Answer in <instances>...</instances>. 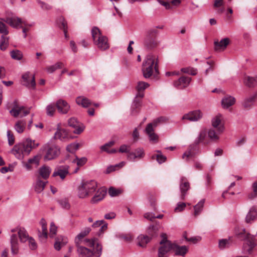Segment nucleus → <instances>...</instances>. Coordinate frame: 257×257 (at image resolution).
I'll list each match as a JSON object with an SVG mask.
<instances>
[{
	"label": "nucleus",
	"instance_id": "29",
	"mask_svg": "<svg viewBox=\"0 0 257 257\" xmlns=\"http://www.w3.org/2000/svg\"><path fill=\"white\" fill-rule=\"evenodd\" d=\"M40 224L42 226V231H39V237L41 240L46 239L48 236L46 222L44 219H42Z\"/></svg>",
	"mask_w": 257,
	"mask_h": 257
},
{
	"label": "nucleus",
	"instance_id": "38",
	"mask_svg": "<svg viewBox=\"0 0 257 257\" xmlns=\"http://www.w3.org/2000/svg\"><path fill=\"white\" fill-rule=\"evenodd\" d=\"M77 104L83 107H87L91 104L90 100L83 96H79L76 99Z\"/></svg>",
	"mask_w": 257,
	"mask_h": 257
},
{
	"label": "nucleus",
	"instance_id": "58",
	"mask_svg": "<svg viewBox=\"0 0 257 257\" xmlns=\"http://www.w3.org/2000/svg\"><path fill=\"white\" fill-rule=\"evenodd\" d=\"M27 240L29 242V247L31 249L34 250L37 248V243L35 242V240L32 237H29L28 236Z\"/></svg>",
	"mask_w": 257,
	"mask_h": 257
},
{
	"label": "nucleus",
	"instance_id": "1",
	"mask_svg": "<svg viewBox=\"0 0 257 257\" xmlns=\"http://www.w3.org/2000/svg\"><path fill=\"white\" fill-rule=\"evenodd\" d=\"M84 242L86 246L93 247V251H91L85 247L76 245L79 257H92L93 255L96 257H100L101 256L102 247L98 243L97 239L95 238L86 239Z\"/></svg>",
	"mask_w": 257,
	"mask_h": 257
},
{
	"label": "nucleus",
	"instance_id": "25",
	"mask_svg": "<svg viewBox=\"0 0 257 257\" xmlns=\"http://www.w3.org/2000/svg\"><path fill=\"white\" fill-rule=\"evenodd\" d=\"M105 194L106 191L104 188H99L97 190L94 196L91 199V202L93 204L97 203V202L102 200L104 198Z\"/></svg>",
	"mask_w": 257,
	"mask_h": 257
},
{
	"label": "nucleus",
	"instance_id": "36",
	"mask_svg": "<svg viewBox=\"0 0 257 257\" xmlns=\"http://www.w3.org/2000/svg\"><path fill=\"white\" fill-rule=\"evenodd\" d=\"M137 239L138 244L142 247H144L146 246V244L149 242L151 238L148 235L140 234L138 237Z\"/></svg>",
	"mask_w": 257,
	"mask_h": 257
},
{
	"label": "nucleus",
	"instance_id": "28",
	"mask_svg": "<svg viewBox=\"0 0 257 257\" xmlns=\"http://www.w3.org/2000/svg\"><path fill=\"white\" fill-rule=\"evenodd\" d=\"M51 172V169L50 167L43 166L39 169V176L38 177H41L44 179L45 181H46V180L49 178Z\"/></svg>",
	"mask_w": 257,
	"mask_h": 257
},
{
	"label": "nucleus",
	"instance_id": "14",
	"mask_svg": "<svg viewBox=\"0 0 257 257\" xmlns=\"http://www.w3.org/2000/svg\"><path fill=\"white\" fill-rule=\"evenodd\" d=\"M69 174V166L67 165L57 166L54 171L52 176H59L63 180Z\"/></svg>",
	"mask_w": 257,
	"mask_h": 257
},
{
	"label": "nucleus",
	"instance_id": "12",
	"mask_svg": "<svg viewBox=\"0 0 257 257\" xmlns=\"http://www.w3.org/2000/svg\"><path fill=\"white\" fill-rule=\"evenodd\" d=\"M54 138L55 139H58L64 142L68 141L73 138L69 135L67 130L60 127L59 124H58L57 129L55 133Z\"/></svg>",
	"mask_w": 257,
	"mask_h": 257
},
{
	"label": "nucleus",
	"instance_id": "26",
	"mask_svg": "<svg viewBox=\"0 0 257 257\" xmlns=\"http://www.w3.org/2000/svg\"><path fill=\"white\" fill-rule=\"evenodd\" d=\"M173 251L176 255L184 256L188 251V248L187 246H180L175 243L174 244Z\"/></svg>",
	"mask_w": 257,
	"mask_h": 257
},
{
	"label": "nucleus",
	"instance_id": "5",
	"mask_svg": "<svg viewBox=\"0 0 257 257\" xmlns=\"http://www.w3.org/2000/svg\"><path fill=\"white\" fill-rule=\"evenodd\" d=\"M91 35L94 45L101 51H104L109 48L108 38L103 35L97 27H94L91 30Z\"/></svg>",
	"mask_w": 257,
	"mask_h": 257
},
{
	"label": "nucleus",
	"instance_id": "20",
	"mask_svg": "<svg viewBox=\"0 0 257 257\" xmlns=\"http://www.w3.org/2000/svg\"><path fill=\"white\" fill-rule=\"evenodd\" d=\"M155 127L154 123L152 122L148 124L145 130V132L148 136L150 141L156 142L158 141V136L154 133Z\"/></svg>",
	"mask_w": 257,
	"mask_h": 257
},
{
	"label": "nucleus",
	"instance_id": "49",
	"mask_svg": "<svg viewBox=\"0 0 257 257\" xmlns=\"http://www.w3.org/2000/svg\"><path fill=\"white\" fill-rule=\"evenodd\" d=\"M87 159L86 157L79 158L77 157L72 161L73 163H76L78 167H81L87 162Z\"/></svg>",
	"mask_w": 257,
	"mask_h": 257
},
{
	"label": "nucleus",
	"instance_id": "39",
	"mask_svg": "<svg viewBox=\"0 0 257 257\" xmlns=\"http://www.w3.org/2000/svg\"><path fill=\"white\" fill-rule=\"evenodd\" d=\"M64 64L61 62H57L55 64L47 67L46 70L49 73H52L56 70L61 68Z\"/></svg>",
	"mask_w": 257,
	"mask_h": 257
},
{
	"label": "nucleus",
	"instance_id": "41",
	"mask_svg": "<svg viewBox=\"0 0 257 257\" xmlns=\"http://www.w3.org/2000/svg\"><path fill=\"white\" fill-rule=\"evenodd\" d=\"M6 35H2L0 42V48L2 50H5L9 45V37Z\"/></svg>",
	"mask_w": 257,
	"mask_h": 257
},
{
	"label": "nucleus",
	"instance_id": "32",
	"mask_svg": "<svg viewBox=\"0 0 257 257\" xmlns=\"http://www.w3.org/2000/svg\"><path fill=\"white\" fill-rule=\"evenodd\" d=\"M229 43V39L225 38L221 40L219 42H215V49L216 50H224Z\"/></svg>",
	"mask_w": 257,
	"mask_h": 257
},
{
	"label": "nucleus",
	"instance_id": "34",
	"mask_svg": "<svg viewBox=\"0 0 257 257\" xmlns=\"http://www.w3.org/2000/svg\"><path fill=\"white\" fill-rule=\"evenodd\" d=\"M67 238L63 236L57 237L54 243V248L57 250H59L62 247L65 246L67 243Z\"/></svg>",
	"mask_w": 257,
	"mask_h": 257
},
{
	"label": "nucleus",
	"instance_id": "24",
	"mask_svg": "<svg viewBox=\"0 0 257 257\" xmlns=\"http://www.w3.org/2000/svg\"><path fill=\"white\" fill-rule=\"evenodd\" d=\"M257 218V208L254 207H251L248 212L246 217L245 222L247 223H251Z\"/></svg>",
	"mask_w": 257,
	"mask_h": 257
},
{
	"label": "nucleus",
	"instance_id": "64",
	"mask_svg": "<svg viewBox=\"0 0 257 257\" xmlns=\"http://www.w3.org/2000/svg\"><path fill=\"white\" fill-rule=\"evenodd\" d=\"M186 204L183 202H179L176 208H175V212H180L183 210L186 207Z\"/></svg>",
	"mask_w": 257,
	"mask_h": 257
},
{
	"label": "nucleus",
	"instance_id": "37",
	"mask_svg": "<svg viewBox=\"0 0 257 257\" xmlns=\"http://www.w3.org/2000/svg\"><path fill=\"white\" fill-rule=\"evenodd\" d=\"M243 82L244 84L249 87H253L257 84V81L255 77L248 76H245L244 77Z\"/></svg>",
	"mask_w": 257,
	"mask_h": 257
},
{
	"label": "nucleus",
	"instance_id": "11",
	"mask_svg": "<svg viewBox=\"0 0 257 257\" xmlns=\"http://www.w3.org/2000/svg\"><path fill=\"white\" fill-rule=\"evenodd\" d=\"M29 113V110H26L25 107L19 105L17 101L13 102V108L10 110V113L14 117H17L19 115L21 117L25 116Z\"/></svg>",
	"mask_w": 257,
	"mask_h": 257
},
{
	"label": "nucleus",
	"instance_id": "44",
	"mask_svg": "<svg viewBox=\"0 0 257 257\" xmlns=\"http://www.w3.org/2000/svg\"><path fill=\"white\" fill-rule=\"evenodd\" d=\"M230 238L228 239H222L219 240L218 246L220 249H223L228 247L230 246Z\"/></svg>",
	"mask_w": 257,
	"mask_h": 257
},
{
	"label": "nucleus",
	"instance_id": "35",
	"mask_svg": "<svg viewBox=\"0 0 257 257\" xmlns=\"http://www.w3.org/2000/svg\"><path fill=\"white\" fill-rule=\"evenodd\" d=\"M100 226L101 227L99 228L98 232L97 233V234L98 236H100L103 231L107 229V224L105 223L103 220H101L95 221L92 225V227H97Z\"/></svg>",
	"mask_w": 257,
	"mask_h": 257
},
{
	"label": "nucleus",
	"instance_id": "55",
	"mask_svg": "<svg viewBox=\"0 0 257 257\" xmlns=\"http://www.w3.org/2000/svg\"><path fill=\"white\" fill-rule=\"evenodd\" d=\"M7 134L9 145L12 146L15 143V138L13 134L10 130H8Z\"/></svg>",
	"mask_w": 257,
	"mask_h": 257
},
{
	"label": "nucleus",
	"instance_id": "61",
	"mask_svg": "<svg viewBox=\"0 0 257 257\" xmlns=\"http://www.w3.org/2000/svg\"><path fill=\"white\" fill-rule=\"evenodd\" d=\"M253 193L248 195L250 199H252L257 196V182H255L252 184Z\"/></svg>",
	"mask_w": 257,
	"mask_h": 257
},
{
	"label": "nucleus",
	"instance_id": "16",
	"mask_svg": "<svg viewBox=\"0 0 257 257\" xmlns=\"http://www.w3.org/2000/svg\"><path fill=\"white\" fill-rule=\"evenodd\" d=\"M203 116V113L200 110L190 111L185 114L182 117V119H187L190 121H197L200 120Z\"/></svg>",
	"mask_w": 257,
	"mask_h": 257
},
{
	"label": "nucleus",
	"instance_id": "54",
	"mask_svg": "<svg viewBox=\"0 0 257 257\" xmlns=\"http://www.w3.org/2000/svg\"><path fill=\"white\" fill-rule=\"evenodd\" d=\"M114 144V142L113 141H110L107 143H106L103 146L100 147V149L101 151L106 152L109 153V148L112 147Z\"/></svg>",
	"mask_w": 257,
	"mask_h": 257
},
{
	"label": "nucleus",
	"instance_id": "15",
	"mask_svg": "<svg viewBox=\"0 0 257 257\" xmlns=\"http://www.w3.org/2000/svg\"><path fill=\"white\" fill-rule=\"evenodd\" d=\"M191 81V78L183 76L174 81L173 85L178 89H183L188 87Z\"/></svg>",
	"mask_w": 257,
	"mask_h": 257
},
{
	"label": "nucleus",
	"instance_id": "6",
	"mask_svg": "<svg viewBox=\"0 0 257 257\" xmlns=\"http://www.w3.org/2000/svg\"><path fill=\"white\" fill-rule=\"evenodd\" d=\"M97 183L94 180L82 181L78 187L77 195L80 198H85L91 195L96 189Z\"/></svg>",
	"mask_w": 257,
	"mask_h": 257
},
{
	"label": "nucleus",
	"instance_id": "31",
	"mask_svg": "<svg viewBox=\"0 0 257 257\" xmlns=\"http://www.w3.org/2000/svg\"><path fill=\"white\" fill-rule=\"evenodd\" d=\"M257 97V93H255L244 99L242 105L246 108H249L253 104Z\"/></svg>",
	"mask_w": 257,
	"mask_h": 257
},
{
	"label": "nucleus",
	"instance_id": "43",
	"mask_svg": "<svg viewBox=\"0 0 257 257\" xmlns=\"http://www.w3.org/2000/svg\"><path fill=\"white\" fill-rule=\"evenodd\" d=\"M141 106V100L136 98L134 100L131 107L132 113L134 114L138 112V109Z\"/></svg>",
	"mask_w": 257,
	"mask_h": 257
},
{
	"label": "nucleus",
	"instance_id": "23",
	"mask_svg": "<svg viewBox=\"0 0 257 257\" xmlns=\"http://www.w3.org/2000/svg\"><path fill=\"white\" fill-rule=\"evenodd\" d=\"M145 155L143 149H137L134 152H130L127 154V159L131 161H135L136 159H141Z\"/></svg>",
	"mask_w": 257,
	"mask_h": 257
},
{
	"label": "nucleus",
	"instance_id": "52",
	"mask_svg": "<svg viewBox=\"0 0 257 257\" xmlns=\"http://www.w3.org/2000/svg\"><path fill=\"white\" fill-rule=\"evenodd\" d=\"M206 130H202L200 132L199 135L196 141V144H198L200 143H203L206 138Z\"/></svg>",
	"mask_w": 257,
	"mask_h": 257
},
{
	"label": "nucleus",
	"instance_id": "13",
	"mask_svg": "<svg viewBox=\"0 0 257 257\" xmlns=\"http://www.w3.org/2000/svg\"><path fill=\"white\" fill-rule=\"evenodd\" d=\"M68 124L69 126L75 128L74 133L75 134H80L84 130V126L74 117H71L68 120Z\"/></svg>",
	"mask_w": 257,
	"mask_h": 257
},
{
	"label": "nucleus",
	"instance_id": "4",
	"mask_svg": "<svg viewBox=\"0 0 257 257\" xmlns=\"http://www.w3.org/2000/svg\"><path fill=\"white\" fill-rule=\"evenodd\" d=\"M236 236L240 240L244 241L242 245V252L251 254L256 246L254 236L247 233L245 229H242L240 232L236 233Z\"/></svg>",
	"mask_w": 257,
	"mask_h": 257
},
{
	"label": "nucleus",
	"instance_id": "21",
	"mask_svg": "<svg viewBox=\"0 0 257 257\" xmlns=\"http://www.w3.org/2000/svg\"><path fill=\"white\" fill-rule=\"evenodd\" d=\"M56 106L59 113L62 114H66L70 109V105L63 99H59L56 103Z\"/></svg>",
	"mask_w": 257,
	"mask_h": 257
},
{
	"label": "nucleus",
	"instance_id": "48",
	"mask_svg": "<svg viewBox=\"0 0 257 257\" xmlns=\"http://www.w3.org/2000/svg\"><path fill=\"white\" fill-rule=\"evenodd\" d=\"M194 156L195 153L191 149H190L183 154L182 158L186 161H188L190 159H192Z\"/></svg>",
	"mask_w": 257,
	"mask_h": 257
},
{
	"label": "nucleus",
	"instance_id": "45",
	"mask_svg": "<svg viewBox=\"0 0 257 257\" xmlns=\"http://www.w3.org/2000/svg\"><path fill=\"white\" fill-rule=\"evenodd\" d=\"M11 56L13 59L20 60L22 59L23 55L21 51L18 50H15L11 51Z\"/></svg>",
	"mask_w": 257,
	"mask_h": 257
},
{
	"label": "nucleus",
	"instance_id": "2",
	"mask_svg": "<svg viewBox=\"0 0 257 257\" xmlns=\"http://www.w3.org/2000/svg\"><path fill=\"white\" fill-rule=\"evenodd\" d=\"M10 243L11 252L13 254H17L19 252L20 243L18 236L21 242H25L28 240V234L25 228L17 226L10 230Z\"/></svg>",
	"mask_w": 257,
	"mask_h": 257
},
{
	"label": "nucleus",
	"instance_id": "42",
	"mask_svg": "<svg viewBox=\"0 0 257 257\" xmlns=\"http://www.w3.org/2000/svg\"><path fill=\"white\" fill-rule=\"evenodd\" d=\"M26 146L28 145V147L30 148V153L32 150L35 149L39 146V143L36 142L35 140H32L31 139L28 138L24 142Z\"/></svg>",
	"mask_w": 257,
	"mask_h": 257
},
{
	"label": "nucleus",
	"instance_id": "56",
	"mask_svg": "<svg viewBox=\"0 0 257 257\" xmlns=\"http://www.w3.org/2000/svg\"><path fill=\"white\" fill-rule=\"evenodd\" d=\"M9 33L7 26L3 22L0 21V33L3 35H7Z\"/></svg>",
	"mask_w": 257,
	"mask_h": 257
},
{
	"label": "nucleus",
	"instance_id": "51",
	"mask_svg": "<svg viewBox=\"0 0 257 257\" xmlns=\"http://www.w3.org/2000/svg\"><path fill=\"white\" fill-rule=\"evenodd\" d=\"M46 113L49 116H53L55 112V106L53 104H49L46 108Z\"/></svg>",
	"mask_w": 257,
	"mask_h": 257
},
{
	"label": "nucleus",
	"instance_id": "18",
	"mask_svg": "<svg viewBox=\"0 0 257 257\" xmlns=\"http://www.w3.org/2000/svg\"><path fill=\"white\" fill-rule=\"evenodd\" d=\"M22 78L25 82L24 85L30 88H35L36 82L34 75L31 74L29 72H27L23 75Z\"/></svg>",
	"mask_w": 257,
	"mask_h": 257
},
{
	"label": "nucleus",
	"instance_id": "27",
	"mask_svg": "<svg viewBox=\"0 0 257 257\" xmlns=\"http://www.w3.org/2000/svg\"><path fill=\"white\" fill-rule=\"evenodd\" d=\"M235 102L234 97L231 96H226L222 98L221 105L223 108L227 109L233 105Z\"/></svg>",
	"mask_w": 257,
	"mask_h": 257
},
{
	"label": "nucleus",
	"instance_id": "50",
	"mask_svg": "<svg viewBox=\"0 0 257 257\" xmlns=\"http://www.w3.org/2000/svg\"><path fill=\"white\" fill-rule=\"evenodd\" d=\"M220 134L217 133H216L215 131L213 129H210L208 132V135L209 138L213 141H217L219 139L218 135Z\"/></svg>",
	"mask_w": 257,
	"mask_h": 257
},
{
	"label": "nucleus",
	"instance_id": "62",
	"mask_svg": "<svg viewBox=\"0 0 257 257\" xmlns=\"http://www.w3.org/2000/svg\"><path fill=\"white\" fill-rule=\"evenodd\" d=\"M167 121V118L165 117L161 116L157 119H154L153 121V122L154 123V126L155 127H156L161 122H164Z\"/></svg>",
	"mask_w": 257,
	"mask_h": 257
},
{
	"label": "nucleus",
	"instance_id": "47",
	"mask_svg": "<svg viewBox=\"0 0 257 257\" xmlns=\"http://www.w3.org/2000/svg\"><path fill=\"white\" fill-rule=\"evenodd\" d=\"M58 202L60 206L65 209H69L70 208V204L68 200L66 198H62L58 200Z\"/></svg>",
	"mask_w": 257,
	"mask_h": 257
},
{
	"label": "nucleus",
	"instance_id": "19",
	"mask_svg": "<svg viewBox=\"0 0 257 257\" xmlns=\"http://www.w3.org/2000/svg\"><path fill=\"white\" fill-rule=\"evenodd\" d=\"M223 116L220 114H218L212 119V125L214 127L217 128L218 133L221 134L224 130V126L222 123Z\"/></svg>",
	"mask_w": 257,
	"mask_h": 257
},
{
	"label": "nucleus",
	"instance_id": "57",
	"mask_svg": "<svg viewBox=\"0 0 257 257\" xmlns=\"http://www.w3.org/2000/svg\"><path fill=\"white\" fill-rule=\"evenodd\" d=\"M57 230V226L53 222H52L50 226V236L51 237H53L56 234Z\"/></svg>",
	"mask_w": 257,
	"mask_h": 257
},
{
	"label": "nucleus",
	"instance_id": "46",
	"mask_svg": "<svg viewBox=\"0 0 257 257\" xmlns=\"http://www.w3.org/2000/svg\"><path fill=\"white\" fill-rule=\"evenodd\" d=\"M79 144L77 143H73L68 145L66 147L68 152L71 153H74L78 149Z\"/></svg>",
	"mask_w": 257,
	"mask_h": 257
},
{
	"label": "nucleus",
	"instance_id": "22",
	"mask_svg": "<svg viewBox=\"0 0 257 257\" xmlns=\"http://www.w3.org/2000/svg\"><path fill=\"white\" fill-rule=\"evenodd\" d=\"M3 21L15 28H21L20 25L24 23L21 18L16 16L7 18Z\"/></svg>",
	"mask_w": 257,
	"mask_h": 257
},
{
	"label": "nucleus",
	"instance_id": "63",
	"mask_svg": "<svg viewBox=\"0 0 257 257\" xmlns=\"http://www.w3.org/2000/svg\"><path fill=\"white\" fill-rule=\"evenodd\" d=\"M29 163H31L32 164H34L36 166H37L39 164L40 162V158L39 156H36L33 157V158H31L28 160Z\"/></svg>",
	"mask_w": 257,
	"mask_h": 257
},
{
	"label": "nucleus",
	"instance_id": "7",
	"mask_svg": "<svg viewBox=\"0 0 257 257\" xmlns=\"http://www.w3.org/2000/svg\"><path fill=\"white\" fill-rule=\"evenodd\" d=\"M158 31L156 28H150L145 33L143 40L144 46L149 49L156 48L158 45L156 36Z\"/></svg>",
	"mask_w": 257,
	"mask_h": 257
},
{
	"label": "nucleus",
	"instance_id": "3",
	"mask_svg": "<svg viewBox=\"0 0 257 257\" xmlns=\"http://www.w3.org/2000/svg\"><path fill=\"white\" fill-rule=\"evenodd\" d=\"M158 63L157 56L151 54L146 56L142 67L143 74L145 78H149L153 75L159 73Z\"/></svg>",
	"mask_w": 257,
	"mask_h": 257
},
{
	"label": "nucleus",
	"instance_id": "10",
	"mask_svg": "<svg viewBox=\"0 0 257 257\" xmlns=\"http://www.w3.org/2000/svg\"><path fill=\"white\" fill-rule=\"evenodd\" d=\"M30 148L26 146L25 142L19 143L14 146L12 150V153L18 159H23L25 155L30 154Z\"/></svg>",
	"mask_w": 257,
	"mask_h": 257
},
{
	"label": "nucleus",
	"instance_id": "8",
	"mask_svg": "<svg viewBox=\"0 0 257 257\" xmlns=\"http://www.w3.org/2000/svg\"><path fill=\"white\" fill-rule=\"evenodd\" d=\"M43 149L45 152V154L44 157L45 161L54 159L60 154V148L55 145L45 144L43 146Z\"/></svg>",
	"mask_w": 257,
	"mask_h": 257
},
{
	"label": "nucleus",
	"instance_id": "33",
	"mask_svg": "<svg viewBox=\"0 0 257 257\" xmlns=\"http://www.w3.org/2000/svg\"><path fill=\"white\" fill-rule=\"evenodd\" d=\"M26 123L24 119L19 120L15 124L14 128L18 133L22 134L25 130Z\"/></svg>",
	"mask_w": 257,
	"mask_h": 257
},
{
	"label": "nucleus",
	"instance_id": "40",
	"mask_svg": "<svg viewBox=\"0 0 257 257\" xmlns=\"http://www.w3.org/2000/svg\"><path fill=\"white\" fill-rule=\"evenodd\" d=\"M205 203V199H202L194 206V215H198L202 211Z\"/></svg>",
	"mask_w": 257,
	"mask_h": 257
},
{
	"label": "nucleus",
	"instance_id": "53",
	"mask_svg": "<svg viewBox=\"0 0 257 257\" xmlns=\"http://www.w3.org/2000/svg\"><path fill=\"white\" fill-rule=\"evenodd\" d=\"M148 86L149 84L148 83L140 81L138 82V85L137 86V89L138 91H143Z\"/></svg>",
	"mask_w": 257,
	"mask_h": 257
},
{
	"label": "nucleus",
	"instance_id": "59",
	"mask_svg": "<svg viewBox=\"0 0 257 257\" xmlns=\"http://www.w3.org/2000/svg\"><path fill=\"white\" fill-rule=\"evenodd\" d=\"M121 191L119 189H116L113 187H110L108 190V193L111 197L117 196L120 194Z\"/></svg>",
	"mask_w": 257,
	"mask_h": 257
},
{
	"label": "nucleus",
	"instance_id": "17",
	"mask_svg": "<svg viewBox=\"0 0 257 257\" xmlns=\"http://www.w3.org/2000/svg\"><path fill=\"white\" fill-rule=\"evenodd\" d=\"M189 189L190 184L187 179L185 177H182L180 182V198L182 200L185 199L187 192Z\"/></svg>",
	"mask_w": 257,
	"mask_h": 257
},
{
	"label": "nucleus",
	"instance_id": "9",
	"mask_svg": "<svg viewBox=\"0 0 257 257\" xmlns=\"http://www.w3.org/2000/svg\"><path fill=\"white\" fill-rule=\"evenodd\" d=\"M162 240L160 241L161 246L158 250L159 257H166V254L171 250H173L174 244L167 240L166 234H162Z\"/></svg>",
	"mask_w": 257,
	"mask_h": 257
},
{
	"label": "nucleus",
	"instance_id": "30",
	"mask_svg": "<svg viewBox=\"0 0 257 257\" xmlns=\"http://www.w3.org/2000/svg\"><path fill=\"white\" fill-rule=\"evenodd\" d=\"M47 182V181L41 180L40 177H38L34 186L35 191L38 193H41L44 189Z\"/></svg>",
	"mask_w": 257,
	"mask_h": 257
},
{
	"label": "nucleus",
	"instance_id": "60",
	"mask_svg": "<svg viewBox=\"0 0 257 257\" xmlns=\"http://www.w3.org/2000/svg\"><path fill=\"white\" fill-rule=\"evenodd\" d=\"M158 154L157 155V160L159 164L163 163L166 160V157L162 154L161 151H157Z\"/></svg>",
	"mask_w": 257,
	"mask_h": 257
}]
</instances>
